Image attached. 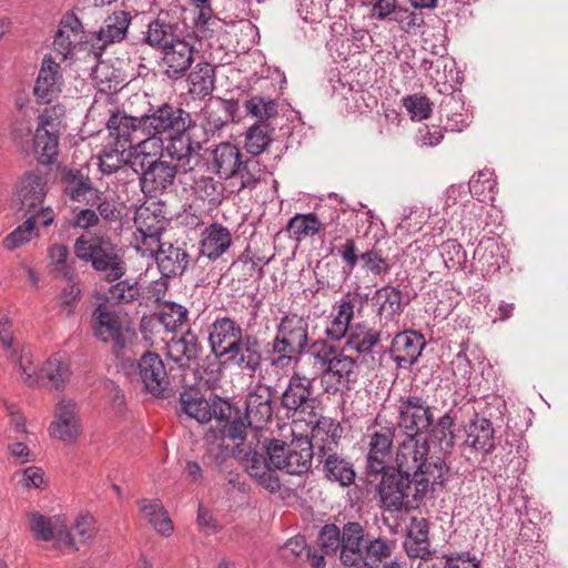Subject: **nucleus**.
Segmentation results:
<instances>
[{"instance_id":"obj_1","label":"nucleus","mask_w":568,"mask_h":568,"mask_svg":"<svg viewBox=\"0 0 568 568\" xmlns=\"http://www.w3.org/2000/svg\"><path fill=\"white\" fill-rule=\"evenodd\" d=\"M396 471L426 481L433 487H443L449 475V467L440 456L429 454V444L425 438L407 435L395 455Z\"/></svg>"},{"instance_id":"obj_2","label":"nucleus","mask_w":568,"mask_h":568,"mask_svg":"<svg viewBox=\"0 0 568 568\" xmlns=\"http://www.w3.org/2000/svg\"><path fill=\"white\" fill-rule=\"evenodd\" d=\"M308 321L297 314H285L276 325L266 361L274 369H287L308 347Z\"/></svg>"},{"instance_id":"obj_3","label":"nucleus","mask_w":568,"mask_h":568,"mask_svg":"<svg viewBox=\"0 0 568 568\" xmlns=\"http://www.w3.org/2000/svg\"><path fill=\"white\" fill-rule=\"evenodd\" d=\"M378 486L381 506L387 511L414 509L419 506L429 491L436 490L426 481L396 471L394 467L381 473Z\"/></svg>"},{"instance_id":"obj_4","label":"nucleus","mask_w":568,"mask_h":568,"mask_svg":"<svg viewBox=\"0 0 568 568\" xmlns=\"http://www.w3.org/2000/svg\"><path fill=\"white\" fill-rule=\"evenodd\" d=\"M131 155L134 174H139L142 192L149 196L163 194L174 184L176 174L181 172L176 165L165 160L163 148L159 150L142 149Z\"/></svg>"},{"instance_id":"obj_5","label":"nucleus","mask_w":568,"mask_h":568,"mask_svg":"<svg viewBox=\"0 0 568 568\" xmlns=\"http://www.w3.org/2000/svg\"><path fill=\"white\" fill-rule=\"evenodd\" d=\"M142 131L146 140L142 142V149L159 150L163 148L162 135L184 133L191 124L190 114L179 106L163 103L152 106L141 116Z\"/></svg>"},{"instance_id":"obj_6","label":"nucleus","mask_w":568,"mask_h":568,"mask_svg":"<svg viewBox=\"0 0 568 568\" xmlns=\"http://www.w3.org/2000/svg\"><path fill=\"white\" fill-rule=\"evenodd\" d=\"M211 170L221 179L239 180L237 192L252 189L261 180L257 160H242L241 151L229 142L217 144L212 151Z\"/></svg>"},{"instance_id":"obj_7","label":"nucleus","mask_w":568,"mask_h":568,"mask_svg":"<svg viewBox=\"0 0 568 568\" xmlns=\"http://www.w3.org/2000/svg\"><path fill=\"white\" fill-rule=\"evenodd\" d=\"M74 254L79 260L90 262L93 270L102 273L108 282L120 280L126 272L125 263L113 244L103 237H78Z\"/></svg>"},{"instance_id":"obj_8","label":"nucleus","mask_w":568,"mask_h":568,"mask_svg":"<svg viewBox=\"0 0 568 568\" xmlns=\"http://www.w3.org/2000/svg\"><path fill=\"white\" fill-rule=\"evenodd\" d=\"M268 462L280 470L290 475H303L311 470L315 457L312 453L308 437H302L286 444L272 439L265 450Z\"/></svg>"},{"instance_id":"obj_9","label":"nucleus","mask_w":568,"mask_h":568,"mask_svg":"<svg viewBox=\"0 0 568 568\" xmlns=\"http://www.w3.org/2000/svg\"><path fill=\"white\" fill-rule=\"evenodd\" d=\"M345 214L346 211L337 209H331L328 215L322 214V217L315 213L296 214L288 221L287 231L297 242L317 234L321 230L328 235L334 233L333 239L337 240L347 233L345 225L339 223L341 216Z\"/></svg>"},{"instance_id":"obj_10","label":"nucleus","mask_w":568,"mask_h":568,"mask_svg":"<svg viewBox=\"0 0 568 568\" xmlns=\"http://www.w3.org/2000/svg\"><path fill=\"white\" fill-rule=\"evenodd\" d=\"M397 426L407 435L428 432L434 422V409L425 398L416 394L402 396L397 404Z\"/></svg>"},{"instance_id":"obj_11","label":"nucleus","mask_w":568,"mask_h":568,"mask_svg":"<svg viewBox=\"0 0 568 568\" xmlns=\"http://www.w3.org/2000/svg\"><path fill=\"white\" fill-rule=\"evenodd\" d=\"M317 404L313 379L294 373L290 376L287 385L281 396V406L295 416L297 414H313Z\"/></svg>"},{"instance_id":"obj_12","label":"nucleus","mask_w":568,"mask_h":568,"mask_svg":"<svg viewBox=\"0 0 568 568\" xmlns=\"http://www.w3.org/2000/svg\"><path fill=\"white\" fill-rule=\"evenodd\" d=\"M106 129L110 144L128 151L134 150L132 154L142 151V142L146 140V134L142 131L141 116L115 112L109 118Z\"/></svg>"},{"instance_id":"obj_13","label":"nucleus","mask_w":568,"mask_h":568,"mask_svg":"<svg viewBox=\"0 0 568 568\" xmlns=\"http://www.w3.org/2000/svg\"><path fill=\"white\" fill-rule=\"evenodd\" d=\"M366 297L356 292H348L333 306L332 318L325 328L326 337L332 342L347 339V335L352 331L351 324L355 314L362 313Z\"/></svg>"},{"instance_id":"obj_14","label":"nucleus","mask_w":568,"mask_h":568,"mask_svg":"<svg viewBox=\"0 0 568 568\" xmlns=\"http://www.w3.org/2000/svg\"><path fill=\"white\" fill-rule=\"evenodd\" d=\"M233 457L244 467L245 471L270 493L281 488L275 470L271 468L264 453L251 449L250 446L237 444L233 448Z\"/></svg>"},{"instance_id":"obj_15","label":"nucleus","mask_w":568,"mask_h":568,"mask_svg":"<svg viewBox=\"0 0 568 568\" xmlns=\"http://www.w3.org/2000/svg\"><path fill=\"white\" fill-rule=\"evenodd\" d=\"M91 329L100 342L112 343L114 352L118 354L126 347V334L129 329L124 327L120 316L109 310L104 304H99L92 312Z\"/></svg>"},{"instance_id":"obj_16","label":"nucleus","mask_w":568,"mask_h":568,"mask_svg":"<svg viewBox=\"0 0 568 568\" xmlns=\"http://www.w3.org/2000/svg\"><path fill=\"white\" fill-rule=\"evenodd\" d=\"M131 366L138 369L139 381L145 392L158 398L169 397L170 379L164 362L159 354L145 352L136 365L132 363Z\"/></svg>"},{"instance_id":"obj_17","label":"nucleus","mask_w":568,"mask_h":568,"mask_svg":"<svg viewBox=\"0 0 568 568\" xmlns=\"http://www.w3.org/2000/svg\"><path fill=\"white\" fill-rule=\"evenodd\" d=\"M29 529L38 540L53 541L59 548L78 549L67 519L62 515L45 517L40 513H31L29 514Z\"/></svg>"},{"instance_id":"obj_18","label":"nucleus","mask_w":568,"mask_h":568,"mask_svg":"<svg viewBox=\"0 0 568 568\" xmlns=\"http://www.w3.org/2000/svg\"><path fill=\"white\" fill-rule=\"evenodd\" d=\"M223 358L225 364L254 376L263 363L262 342L255 335L244 334Z\"/></svg>"},{"instance_id":"obj_19","label":"nucleus","mask_w":568,"mask_h":568,"mask_svg":"<svg viewBox=\"0 0 568 568\" xmlns=\"http://www.w3.org/2000/svg\"><path fill=\"white\" fill-rule=\"evenodd\" d=\"M395 436L394 427L369 428L367 471L371 475H379L385 469L390 468L389 462L393 453V440Z\"/></svg>"},{"instance_id":"obj_20","label":"nucleus","mask_w":568,"mask_h":568,"mask_svg":"<svg viewBox=\"0 0 568 568\" xmlns=\"http://www.w3.org/2000/svg\"><path fill=\"white\" fill-rule=\"evenodd\" d=\"M390 337V333L376 329L365 322L353 324L345 347L354 351L364 357L368 356L373 362L381 359L383 347L379 343Z\"/></svg>"},{"instance_id":"obj_21","label":"nucleus","mask_w":568,"mask_h":568,"mask_svg":"<svg viewBox=\"0 0 568 568\" xmlns=\"http://www.w3.org/2000/svg\"><path fill=\"white\" fill-rule=\"evenodd\" d=\"M207 341L216 358L224 355L244 336L240 323L229 316H216L207 328Z\"/></svg>"},{"instance_id":"obj_22","label":"nucleus","mask_w":568,"mask_h":568,"mask_svg":"<svg viewBox=\"0 0 568 568\" xmlns=\"http://www.w3.org/2000/svg\"><path fill=\"white\" fill-rule=\"evenodd\" d=\"M424 347L425 339L420 333L404 331L394 336L390 346L383 353H389L398 368L408 369L418 361Z\"/></svg>"},{"instance_id":"obj_23","label":"nucleus","mask_w":568,"mask_h":568,"mask_svg":"<svg viewBox=\"0 0 568 568\" xmlns=\"http://www.w3.org/2000/svg\"><path fill=\"white\" fill-rule=\"evenodd\" d=\"M45 184V180L36 173H28L20 180L14 201L23 216L37 214L40 207H44Z\"/></svg>"},{"instance_id":"obj_24","label":"nucleus","mask_w":568,"mask_h":568,"mask_svg":"<svg viewBox=\"0 0 568 568\" xmlns=\"http://www.w3.org/2000/svg\"><path fill=\"white\" fill-rule=\"evenodd\" d=\"M63 79L59 63L51 55H45L36 80L33 94L38 103L50 104L61 93Z\"/></svg>"},{"instance_id":"obj_25","label":"nucleus","mask_w":568,"mask_h":568,"mask_svg":"<svg viewBox=\"0 0 568 568\" xmlns=\"http://www.w3.org/2000/svg\"><path fill=\"white\" fill-rule=\"evenodd\" d=\"M50 435L59 440L71 443L80 435V419L77 413V404L70 398H61L55 405L54 419L50 428Z\"/></svg>"},{"instance_id":"obj_26","label":"nucleus","mask_w":568,"mask_h":568,"mask_svg":"<svg viewBox=\"0 0 568 568\" xmlns=\"http://www.w3.org/2000/svg\"><path fill=\"white\" fill-rule=\"evenodd\" d=\"M196 50L185 38H179L165 50L162 51V61L165 67V74L172 80L183 78L194 62Z\"/></svg>"},{"instance_id":"obj_27","label":"nucleus","mask_w":568,"mask_h":568,"mask_svg":"<svg viewBox=\"0 0 568 568\" xmlns=\"http://www.w3.org/2000/svg\"><path fill=\"white\" fill-rule=\"evenodd\" d=\"M180 37L175 19L168 11H160L156 18L149 22L143 42L153 49L163 51Z\"/></svg>"},{"instance_id":"obj_28","label":"nucleus","mask_w":568,"mask_h":568,"mask_svg":"<svg viewBox=\"0 0 568 568\" xmlns=\"http://www.w3.org/2000/svg\"><path fill=\"white\" fill-rule=\"evenodd\" d=\"M272 390L271 386L258 384L255 389L247 394L245 400V419L255 429L263 428L272 420Z\"/></svg>"},{"instance_id":"obj_29","label":"nucleus","mask_w":568,"mask_h":568,"mask_svg":"<svg viewBox=\"0 0 568 568\" xmlns=\"http://www.w3.org/2000/svg\"><path fill=\"white\" fill-rule=\"evenodd\" d=\"M341 433L339 424L332 418L322 416L316 420L308 438L312 453H314L316 459L336 450Z\"/></svg>"},{"instance_id":"obj_30","label":"nucleus","mask_w":568,"mask_h":568,"mask_svg":"<svg viewBox=\"0 0 568 568\" xmlns=\"http://www.w3.org/2000/svg\"><path fill=\"white\" fill-rule=\"evenodd\" d=\"M196 148L199 145L185 132L174 133L169 136V143L165 148L163 146V153L176 161L175 165L182 173H187L192 172L200 162Z\"/></svg>"},{"instance_id":"obj_31","label":"nucleus","mask_w":568,"mask_h":568,"mask_svg":"<svg viewBox=\"0 0 568 568\" xmlns=\"http://www.w3.org/2000/svg\"><path fill=\"white\" fill-rule=\"evenodd\" d=\"M26 221L13 230L3 240L7 250H14L36 236V227L38 225L49 226L54 220V212L50 206L40 207L37 214L24 216Z\"/></svg>"},{"instance_id":"obj_32","label":"nucleus","mask_w":568,"mask_h":568,"mask_svg":"<svg viewBox=\"0 0 568 568\" xmlns=\"http://www.w3.org/2000/svg\"><path fill=\"white\" fill-rule=\"evenodd\" d=\"M155 262L162 276L170 278L181 276L186 271L190 256L184 248L164 242L156 250Z\"/></svg>"},{"instance_id":"obj_33","label":"nucleus","mask_w":568,"mask_h":568,"mask_svg":"<svg viewBox=\"0 0 568 568\" xmlns=\"http://www.w3.org/2000/svg\"><path fill=\"white\" fill-rule=\"evenodd\" d=\"M64 193L73 202L97 204L102 192L93 186L91 179L79 171H69L62 178Z\"/></svg>"},{"instance_id":"obj_34","label":"nucleus","mask_w":568,"mask_h":568,"mask_svg":"<svg viewBox=\"0 0 568 568\" xmlns=\"http://www.w3.org/2000/svg\"><path fill=\"white\" fill-rule=\"evenodd\" d=\"M363 528L358 523L344 525L338 549L339 559L344 566L357 567L363 559Z\"/></svg>"},{"instance_id":"obj_35","label":"nucleus","mask_w":568,"mask_h":568,"mask_svg":"<svg viewBox=\"0 0 568 568\" xmlns=\"http://www.w3.org/2000/svg\"><path fill=\"white\" fill-rule=\"evenodd\" d=\"M232 245L230 230L220 223H213L204 229L200 242L201 255L211 261L221 257Z\"/></svg>"},{"instance_id":"obj_36","label":"nucleus","mask_w":568,"mask_h":568,"mask_svg":"<svg viewBox=\"0 0 568 568\" xmlns=\"http://www.w3.org/2000/svg\"><path fill=\"white\" fill-rule=\"evenodd\" d=\"M429 524L425 518H412L407 537L404 542L406 554L410 558L427 560L432 556L429 544Z\"/></svg>"},{"instance_id":"obj_37","label":"nucleus","mask_w":568,"mask_h":568,"mask_svg":"<svg viewBox=\"0 0 568 568\" xmlns=\"http://www.w3.org/2000/svg\"><path fill=\"white\" fill-rule=\"evenodd\" d=\"M323 465L324 477L342 487H348L355 481L356 473L353 464L337 452L317 459Z\"/></svg>"},{"instance_id":"obj_38","label":"nucleus","mask_w":568,"mask_h":568,"mask_svg":"<svg viewBox=\"0 0 568 568\" xmlns=\"http://www.w3.org/2000/svg\"><path fill=\"white\" fill-rule=\"evenodd\" d=\"M201 351L197 336L187 331L179 338H172L166 344V355L180 367L187 366L192 361L197 358Z\"/></svg>"},{"instance_id":"obj_39","label":"nucleus","mask_w":568,"mask_h":568,"mask_svg":"<svg viewBox=\"0 0 568 568\" xmlns=\"http://www.w3.org/2000/svg\"><path fill=\"white\" fill-rule=\"evenodd\" d=\"M493 424L489 419L476 415L467 428L466 445L484 454L495 448Z\"/></svg>"},{"instance_id":"obj_40","label":"nucleus","mask_w":568,"mask_h":568,"mask_svg":"<svg viewBox=\"0 0 568 568\" xmlns=\"http://www.w3.org/2000/svg\"><path fill=\"white\" fill-rule=\"evenodd\" d=\"M390 555L392 545L385 539L375 538L364 545L361 565L366 568H395V566H403L396 560L388 561Z\"/></svg>"},{"instance_id":"obj_41","label":"nucleus","mask_w":568,"mask_h":568,"mask_svg":"<svg viewBox=\"0 0 568 568\" xmlns=\"http://www.w3.org/2000/svg\"><path fill=\"white\" fill-rule=\"evenodd\" d=\"M130 23L131 16L129 12L114 11L102 22L98 31V39L102 41L103 45L121 42L126 36Z\"/></svg>"},{"instance_id":"obj_42","label":"nucleus","mask_w":568,"mask_h":568,"mask_svg":"<svg viewBox=\"0 0 568 568\" xmlns=\"http://www.w3.org/2000/svg\"><path fill=\"white\" fill-rule=\"evenodd\" d=\"M126 151L125 149L108 143L99 156L101 172L108 175L115 173L119 180L134 175V173L125 166L129 159Z\"/></svg>"},{"instance_id":"obj_43","label":"nucleus","mask_w":568,"mask_h":568,"mask_svg":"<svg viewBox=\"0 0 568 568\" xmlns=\"http://www.w3.org/2000/svg\"><path fill=\"white\" fill-rule=\"evenodd\" d=\"M190 93L199 99L210 95L215 85L214 67L209 62H197L187 77Z\"/></svg>"},{"instance_id":"obj_44","label":"nucleus","mask_w":568,"mask_h":568,"mask_svg":"<svg viewBox=\"0 0 568 568\" xmlns=\"http://www.w3.org/2000/svg\"><path fill=\"white\" fill-rule=\"evenodd\" d=\"M140 511L148 519L149 524L160 534L170 536L173 531V524L160 499L142 498L136 501Z\"/></svg>"},{"instance_id":"obj_45","label":"nucleus","mask_w":568,"mask_h":568,"mask_svg":"<svg viewBox=\"0 0 568 568\" xmlns=\"http://www.w3.org/2000/svg\"><path fill=\"white\" fill-rule=\"evenodd\" d=\"M210 398H205L197 389L189 388L180 394L181 409L191 418L201 424L212 419L210 413Z\"/></svg>"},{"instance_id":"obj_46","label":"nucleus","mask_w":568,"mask_h":568,"mask_svg":"<svg viewBox=\"0 0 568 568\" xmlns=\"http://www.w3.org/2000/svg\"><path fill=\"white\" fill-rule=\"evenodd\" d=\"M33 151L41 164L55 161L59 149V133L37 129L33 135Z\"/></svg>"},{"instance_id":"obj_47","label":"nucleus","mask_w":568,"mask_h":568,"mask_svg":"<svg viewBox=\"0 0 568 568\" xmlns=\"http://www.w3.org/2000/svg\"><path fill=\"white\" fill-rule=\"evenodd\" d=\"M442 111L445 112L447 118L445 124L447 131L462 132L471 122V114L453 97L443 101Z\"/></svg>"},{"instance_id":"obj_48","label":"nucleus","mask_w":568,"mask_h":568,"mask_svg":"<svg viewBox=\"0 0 568 568\" xmlns=\"http://www.w3.org/2000/svg\"><path fill=\"white\" fill-rule=\"evenodd\" d=\"M375 296L382 300L377 315L385 317L387 321H392L396 315H400L403 312V294L397 287L384 286L375 292Z\"/></svg>"},{"instance_id":"obj_49","label":"nucleus","mask_w":568,"mask_h":568,"mask_svg":"<svg viewBox=\"0 0 568 568\" xmlns=\"http://www.w3.org/2000/svg\"><path fill=\"white\" fill-rule=\"evenodd\" d=\"M70 376L69 364L64 361L62 355L57 354L44 363L40 369L39 378H48L55 389L62 390L70 379Z\"/></svg>"},{"instance_id":"obj_50","label":"nucleus","mask_w":568,"mask_h":568,"mask_svg":"<svg viewBox=\"0 0 568 568\" xmlns=\"http://www.w3.org/2000/svg\"><path fill=\"white\" fill-rule=\"evenodd\" d=\"M272 129L265 122H256L245 133V150L253 156L262 154L272 142Z\"/></svg>"},{"instance_id":"obj_51","label":"nucleus","mask_w":568,"mask_h":568,"mask_svg":"<svg viewBox=\"0 0 568 568\" xmlns=\"http://www.w3.org/2000/svg\"><path fill=\"white\" fill-rule=\"evenodd\" d=\"M143 287L133 280H122L113 284L108 291V300L115 305H125L140 301Z\"/></svg>"},{"instance_id":"obj_52","label":"nucleus","mask_w":568,"mask_h":568,"mask_svg":"<svg viewBox=\"0 0 568 568\" xmlns=\"http://www.w3.org/2000/svg\"><path fill=\"white\" fill-rule=\"evenodd\" d=\"M356 362L342 352L335 359L325 368L326 375L336 377V382L343 387H347L351 383L356 381Z\"/></svg>"},{"instance_id":"obj_53","label":"nucleus","mask_w":568,"mask_h":568,"mask_svg":"<svg viewBox=\"0 0 568 568\" xmlns=\"http://www.w3.org/2000/svg\"><path fill=\"white\" fill-rule=\"evenodd\" d=\"M204 442L209 458L213 459L216 464L221 465L229 457L233 456L234 447H230L226 444V437L217 429L210 428L204 436Z\"/></svg>"},{"instance_id":"obj_54","label":"nucleus","mask_w":568,"mask_h":568,"mask_svg":"<svg viewBox=\"0 0 568 568\" xmlns=\"http://www.w3.org/2000/svg\"><path fill=\"white\" fill-rule=\"evenodd\" d=\"M91 75L101 92H115L122 87L120 74L106 62H99L92 70Z\"/></svg>"},{"instance_id":"obj_55","label":"nucleus","mask_w":568,"mask_h":568,"mask_svg":"<svg viewBox=\"0 0 568 568\" xmlns=\"http://www.w3.org/2000/svg\"><path fill=\"white\" fill-rule=\"evenodd\" d=\"M359 262L364 271L375 276H385L392 268L389 260L384 255L383 250L376 245L363 252L359 255Z\"/></svg>"},{"instance_id":"obj_56","label":"nucleus","mask_w":568,"mask_h":568,"mask_svg":"<svg viewBox=\"0 0 568 568\" xmlns=\"http://www.w3.org/2000/svg\"><path fill=\"white\" fill-rule=\"evenodd\" d=\"M495 186L496 181L493 178V172L488 170L479 171L477 174H474L468 182V191L480 202L494 200Z\"/></svg>"},{"instance_id":"obj_57","label":"nucleus","mask_w":568,"mask_h":568,"mask_svg":"<svg viewBox=\"0 0 568 568\" xmlns=\"http://www.w3.org/2000/svg\"><path fill=\"white\" fill-rule=\"evenodd\" d=\"M159 322L169 332L182 327L187 321V310L175 302H166L158 315Z\"/></svg>"},{"instance_id":"obj_58","label":"nucleus","mask_w":568,"mask_h":568,"mask_svg":"<svg viewBox=\"0 0 568 568\" xmlns=\"http://www.w3.org/2000/svg\"><path fill=\"white\" fill-rule=\"evenodd\" d=\"M454 423L455 419L450 413L440 416L436 422H433L430 428V437L437 440L442 449H449L454 445Z\"/></svg>"},{"instance_id":"obj_59","label":"nucleus","mask_w":568,"mask_h":568,"mask_svg":"<svg viewBox=\"0 0 568 568\" xmlns=\"http://www.w3.org/2000/svg\"><path fill=\"white\" fill-rule=\"evenodd\" d=\"M194 192L201 200L207 201L210 205H217L223 197V186L211 176H201L194 182Z\"/></svg>"},{"instance_id":"obj_60","label":"nucleus","mask_w":568,"mask_h":568,"mask_svg":"<svg viewBox=\"0 0 568 568\" xmlns=\"http://www.w3.org/2000/svg\"><path fill=\"white\" fill-rule=\"evenodd\" d=\"M277 102L274 99L254 95L246 101L245 108L248 114L257 118V122H265L277 114Z\"/></svg>"},{"instance_id":"obj_61","label":"nucleus","mask_w":568,"mask_h":568,"mask_svg":"<svg viewBox=\"0 0 568 568\" xmlns=\"http://www.w3.org/2000/svg\"><path fill=\"white\" fill-rule=\"evenodd\" d=\"M10 361L17 365L20 379L23 384L28 386L39 384V375L37 374L36 367H33L32 355L29 349L17 347V355Z\"/></svg>"},{"instance_id":"obj_62","label":"nucleus","mask_w":568,"mask_h":568,"mask_svg":"<svg viewBox=\"0 0 568 568\" xmlns=\"http://www.w3.org/2000/svg\"><path fill=\"white\" fill-rule=\"evenodd\" d=\"M444 263L448 270L465 268L467 257L464 247L456 240H447L440 246Z\"/></svg>"},{"instance_id":"obj_63","label":"nucleus","mask_w":568,"mask_h":568,"mask_svg":"<svg viewBox=\"0 0 568 568\" xmlns=\"http://www.w3.org/2000/svg\"><path fill=\"white\" fill-rule=\"evenodd\" d=\"M69 248L63 244H54L49 250V258L54 271L63 278L74 277L75 271L68 263Z\"/></svg>"},{"instance_id":"obj_64","label":"nucleus","mask_w":568,"mask_h":568,"mask_svg":"<svg viewBox=\"0 0 568 568\" xmlns=\"http://www.w3.org/2000/svg\"><path fill=\"white\" fill-rule=\"evenodd\" d=\"M403 105L410 115L412 120L422 121L432 113V104L427 97L413 94L403 99Z\"/></svg>"}]
</instances>
